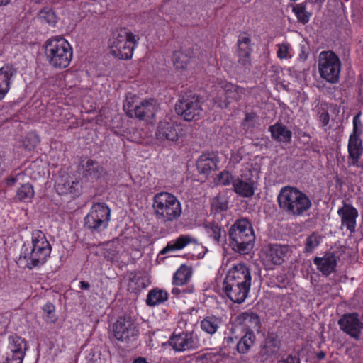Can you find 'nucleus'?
Listing matches in <instances>:
<instances>
[{"instance_id": "nucleus-1", "label": "nucleus", "mask_w": 363, "mask_h": 363, "mask_svg": "<svg viewBox=\"0 0 363 363\" xmlns=\"http://www.w3.org/2000/svg\"><path fill=\"white\" fill-rule=\"evenodd\" d=\"M52 247L45 233L35 230L31 233V244L23 245L17 263L29 269L43 265L50 255Z\"/></svg>"}, {"instance_id": "nucleus-2", "label": "nucleus", "mask_w": 363, "mask_h": 363, "mask_svg": "<svg viewBox=\"0 0 363 363\" xmlns=\"http://www.w3.org/2000/svg\"><path fill=\"white\" fill-rule=\"evenodd\" d=\"M230 246L235 252L248 254L254 247L255 236L250 221L246 218L237 220L228 231Z\"/></svg>"}, {"instance_id": "nucleus-3", "label": "nucleus", "mask_w": 363, "mask_h": 363, "mask_svg": "<svg viewBox=\"0 0 363 363\" xmlns=\"http://www.w3.org/2000/svg\"><path fill=\"white\" fill-rule=\"evenodd\" d=\"M277 200L280 208L294 216H302L312 206L311 201L304 193L291 186L283 187Z\"/></svg>"}, {"instance_id": "nucleus-4", "label": "nucleus", "mask_w": 363, "mask_h": 363, "mask_svg": "<svg viewBox=\"0 0 363 363\" xmlns=\"http://www.w3.org/2000/svg\"><path fill=\"white\" fill-rule=\"evenodd\" d=\"M154 214L162 223H172L179 218L182 207L177 198L168 192L156 194L152 199Z\"/></svg>"}, {"instance_id": "nucleus-5", "label": "nucleus", "mask_w": 363, "mask_h": 363, "mask_svg": "<svg viewBox=\"0 0 363 363\" xmlns=\"http://www.w3.org/2000/svg\"><path fill=\"white\" fill-rule=\"evenodd\" d=\"M45 55L52 67L64 69L67 67L72 61V48L63 38H51L45 43Z\"/></svg>"}, {"instance_id": "nucleus-6", "label": "nucleus", "mask_w": 363, "mask_h": 363, "mask_svg": "<svg viewBox=\"0 0 363 363\" xmlns=\"http://www.w3.org/2000/svg\"><path fill=\"white\" fill-rule=\"evenodd\" d=\"M136 95L128 93L123 102V110L130 118L140 120L149 121L153 118L157 111L158 104L153 99H145L138 101Z\"/></svg>"}, {"instance_id": "nucleus-7", "label": "nucleus", "mask_w": 363, "mask_h": 363, "mask_svg": "<svg viewBox=\"0 0 363 363\" xmlns=\"http://www.w3.org/2000/svg\"><path fill=\"white\" fill-rule=\"evenodd\" d=\"M139 37L126 28H121L113 33L110 40L111 53L121 60H129L132 57L133 50L138 45Z\"/></svg>"}, {"instance_id": "nucleus-8", "label": "nucleus", "mask_w": 363, "mask_h": 363, "mask_svg": "<svg viewBox=\"0 0 363 363\" xmlns=\"http://www.w3.org/2000/svg\"><path fill=\"white\" fill-rule=\"evenodd\" d=\"M318 68L322 79L330 84L339 82L342 68L340 57L333 51H322L318 58Z\"/></svg>"}, {"instance_id": "nucleus-9", "label": "nucleus", "mask_w": 363, "mask_h": 363, "mask_svg": "<svg viewBox=\"0 0 363 363\" xmlns=\"http://www.w3.org/2000/svg\"><path fill=\"white\" fill-rule=\"evenodd\" d=\"M289 246L281 244H269L264 246L260 252L261 262L267 269H274L281 265L291 255Z\"/></svg>"}, {"instance_id": "nucleus-10", "label": "nucleus", "mask_w": 363, "mask_h": 363, "mask_svg": "<svg viewBox=\"0 0 363 363\" xmlns=\"http://www.w3.org/2000/svg\"><path fill=\"white\" fill-rule=\"evenodd\" d=\"M111 210L105 203H96L92 205L89 213L84 218L85 226L94 232H101L108 226Z\"/></svg>"}, {"instance_id": "nucleus-11", "label": "nucleus", "mask_w": 363, "mask_h": 363, "mask_svg": "<svg viewBox=\"0 0 363 363\" xmlns=\"http://www.w3.org/2000/svg\"><path fill=\"white\" fill-rule=\"evenodd\" d=\"M175 111L186 121H196L203 113L199 99L196 96L182 97L175 104Z\"/></svg>"}, {"instance_id": "nucleus-12", "label": "nucleus", "mask_w": 363, "mask_h": 363, "mask_svg": "<svg viewBox=\"0 0 363 363\" xmlns=\"http://www.w3.org/2000/svg\"><path fill=\"white\" fill-rule=\"evenodd\" d=\"M114 337L122 342L135 341L139 335V328L135 321L128 316L120 317L113 325Z\"/></svg>"}, {"instance_id": "nucleus-13", "label": "nucleus", "mask_w": 363, "mask_h": 363, "mask_svg": "<svg viewBox=\"0 0 363 363\" xmlns=\"http://www.w3.org/2000/svg\"><path fill=\"white\" fill-rule=\"evenodd\" d=\"M169 345L178 352H184L198 349L200 341L194 332L174 331L168 340Z\"/></svg>"}, {"instance_id": "nucleus-14", "label": "nucleus", "mask_w": 363, "mask_h": 363, "mask_svg": "<svg viewBox=\"0 0 363 363\" xmlns=\"http://www.w3.org/2000/svg\"><path fill=\"white\" fill-rule=\"evenodd\" d=\"M340 328L352 338L356 340L360 339L363 330V322L360 320L357 313H351L343 315L338 320Z\"/></svg>"}, {"instance_id": "nucleus-15", "label": "nucleus", "mask_w": 363, "mask_h": 363, "mask_svg": "<svg viewBox=\"0 0 363 363\" xmlns=\"http://www.w3.org/2000/svg\"><path fill=\"white\" fill-rule=\"evenodd\" d=\"M181 125L172 122L163 121L159 123L155 135L157 140L176 141L182 135Z\"/></svg>"}, {"instance_id": "nucleus-16", "label": "nucleus", "mask_w": 363, "mask_h": 363, "mask_svg": "<svg viewBox=\"0 0 363 363\" xmlns=\"http://www.w3.org/2000/svg\"><path fill=\"white\" fill-rule=\"evenodd\" d=\"M250 287L224 279L223 291L226 296L236 303H243L247 297Z\"/></svg>"}, {"instance_id": "nucleus-17", "label": "nucleus", "mask_w": 363, "mask_h": 363, "mask_svg": "<svg viewBox=\"0 0 363 363\" xmlns=\"http://www.w3.org/2000/svg\"><path fill=\"white\" fill-rule=\"evenodd\" d=\"M337 215L341 219L340 229L346 228L350 234L356 230L358 211L351 204L343 203V206L338 209Z\"/></svg>"}, {"instance_id": "nucleus-18", "label": "nucleus", "mask_w": 363, "mask_h": 363, "mask_svg": "<svg viewBox=\"0 0 363 363\" xmlns=\"http://www.w3.org/2000/svg\"><path fill=\"white\" fill-rule=\"evenodd\" d=\"M225 280L234 281L240 285L251 286L252 276L250 269L245 264L238 263L228 270Z\"/></svg>"}, {"instance_id": "nucleus-19", "label": "nucleus", "mask_w": 363, "mask_h": 363, "mask_svg": "<svg viewBox=\"0 0 363 363\" xmlns=\"http://www.w3.org/2000/svg\"><path fill=\"white\" fill-rule=\"evenodd\" d=\"M173 63L177 69L185 70L192 73L194 68V59L192 57V52L189 50H177L173 55Z\"/></svg>"}, {"instance_id": "nucleus-20", "label": "nucleus", "mask_w": 363, "mask_h": 363, "mask_svg": "<svg viewBox=\"0 0 363 363\" xmlns=\"http://www.w3.org/2000/svg\"><path fill=\"white\" fill-rule=\"evenodd\" d=\"M337 257L333 252H327L323 257H315L313 263L323 275L328 276L335 272Z\"/></svg>"}, {"instance_id": "nucleus-21", "label": "nucleus", "mask_w": 363, "mask_h": 363, "mask_svg": "<svg viewBox=\"0 0 363 363\" xmlns=\"http://www.w3.org/2000/svg\"><path fill=\"white\" fill-rule=\"evenodd\" d=\"M250 44L251 39L248 35L243 34L239 36L237 42L238 62L244 67H247L250 65L252 51Z\"/></svg>"}, {"instance_id": "nucleus-22", "label": "nucleus", "mask_w": 363, "mask_h": 363, "mask_svg": "<svg viewBox=\"0 0 363 363\" xmlns=\"http://www.w3.org/2000/svg\"><path fill=\"white\" fill-rule=\"evenodd\" d=\"M17 70L12 65H6L0 68V100L9 92Z\"/></svg>"}, {"instance_id": "nucleus-23", "label": "nucleus", "mask_w": 363, "mask_h": 363, "mask_svg": "<svg viewBox=\"0 0 363 363\" xmlns=\"http://www.w3.org/2000/svg\"><path fill=\"white\" fill-rule=\"evenodd\" d=\"M347 150L349 158L352 160L350 165L358 167L359 160L363 154V145L360 135L355 134L350 135Z\"/></svg>"}, {"instance_id": "nucleus-24", "label": "nucleus", "mask_w": 363, "mask_h": 363, "mask_svg": "<svg viewBox=\"0 0 363 363\" xmlns=\"http://www.w3.org/2000/svg\"><path fill=\"white\" fill-rule=\"evenodd\" d=\"M56 190L60 194L79 193L80 184L78 181H74L70 177L62 176L57 181Z\"/></svg>"}, {"instance_id": "nucleus-25", "label": "nucleus", "mask_w": 363, "mask_h": 363, "mask_svg": "<svg viewBox=\"0 0 363 363\" xmlns=\"http://www.w3.org/2000/svg\"><path fill=\"white\" fill-rule=\"evenodd\" d=\"M82 174L87 178L97 179L104 173V169L96 162L91 159H84L81 162Z\"/></svg>"}, {"instance_id": "nucleus-26", "label": "nucleus", "mask_w": 363, "mask_h": 363, "mask_svg": "<svg viewBox=\"0 0 363 363\" xmlns=\"http://www.w3.org/2000/svg\"><path fill=\"white\" fill-rule=\"evenodd\" d=\"M196 242V239L192 235H181L177 239L169 242L161 252L164 254L169 251L182 250L189 244H194Z\"/></svg>"}, {"instance_id": "nucleus-27", "label": "nucleus", "mask_w": 363, "mask_h": 363, "mask_svg": "<svg viewBox=\"0 0 363 363\" xmlns=\"http://www.w3.org/2000/svg\"><path fill=\"white\" fill-rule=\"evenodd\" d=\"M234 191L243 197H250L255 193V183L251 179L237 178L232 181Z\"/></svg>"}, {"instance_id": "nucleus-28", "label": "nucleus", "mask_w": 363, "mask_h": 363, "mask_svg": "<svg viewBox=\"0 0 363 363\" xmlns=\"http://www.w3.org/2000/svg\"><path fill=\"white\" fill-rule=\"evenodd\" d=\"M269 131L271 133L272 138L277 141L287 143L291 140V131L281 123H276L269 126Z\"/></svg>"}, {"instance_id": "nucleus-29", "label": "nucleus", "mask_w": 363, "mask_h": 363, "mask_svg": "<svg viewBox=\"0 0 363 363\" xmlns=\"http://www.w3.org/2000/svg\"><path fill=\"white\" fill-rule=\"evenodd\" d=\"M223 87L227 94L229 104L233 101L241 100L247 93L245 88L228 82H223Z\"/></svg>"}, {"instance_id": "nucleus-30", "label": "nucleus", "mask_w": 363, "mask_h": 363, "mask_svg": "<svg viewBox=\"0 0 363 363\" xmlns=\"http://www.w3.org/2000/svg\"><path fill=\"white\" fill-rule=\"evenodd\" d=\"M27 350V342L23 338L18 335H11L9 337L6 352L25 357Z\"/></svg>"}, {"instance_id": "nucleus-31", "label": "nucleus", "mask_w": 363, "mask_h": 363, "mask_svg": "<svg viewBox=\"0 0 363 363\" xmlns=\"http://www.w3.org/2000/svg\"><path fill=\"white\" fill-rule=\"evenodd\" d=\"M205 228L208 236L216 244L223 245L226 242V233L221 225L215 223H208Z\"/></svg>"}, {"instance_id": "nucleus-32", "label": "nucleus", "mask_w": 363, "mask_h": 363, "mask_svg": "<svg viewBox=\"0 0 363 363\" xmlns=\"http://www.w3.org/2000/svg\"><path fill=\"white\" fill-rule=\"evenodd\" d=\"M223 323L222 318L214 315H208L201 321V328L205 333L215 334Z\"/></svg>"}, {"instance_id": "nucleus-33", "label": "nucleus", "mask_w": 363, "mask_h": 363, "mask_svg": "<svg viewBox=\"0 0 363 363\" xmlns=\"http://www.w3.org/2000/svg\"><path fill=\"white\" fill-rule=\"evenodd\" d=\"M239 321L247 328V331H259L260 320L259 316L252 312H244L239 315Z\"/></svg>"}, {"instance_id": "nucleus-34", "label": "nucleus", "mask_w": 363, "mask_h": 363, "mask_svg": "<svg viewBox=\"0 0 363 363\" xmlns=\"http://www.w3.org/2000/svg\"><path fill=\"white\" fill-rule=\"evenodd\" d=\"M280 348V340L278 336L274 333L269 334L266 337L262 349V352L268 356L276 354Z\"/></svg>"}, {"instance_id": "nucleus-35", "label": "nucleus", "mask_w": 363, "mask_h": 363, "mask_svg": "<svg viewBox=\"0 0 363 363\" xmlns=\"http://www.w3.org/2000/svg\"><path fill=\"white\" fill-rule=\"evenodd\" d=\"M168 293L162 289H152L149 291L147 298L146 303L150 306H155L161 304L168 299Z\"/></svg>"}, {"instance_id": "nucleus-36", "label": "nucleus", "mask_w": 363, "mask_h": 363, "mask_svg": "<svg viewBox=\"0 0 363 363\" xmlns=\"http://www.w3.org/2000/svg\"><path fill=\"white\" fill-rule=\"evenodd\" d=\"M191 269L186 264H182L173 276L172 284L177 286L185 284L191 277Z\"/></svg>"}, {"instance_id": "nucleus-37", "label": "nucleus", "mask_w": 363, "mask_h": 363, "mask_svg": "<svg viewBox=\"0 0 363 363\" xmlns=\"http://www.w3.org/2000/svg\"><path fill=\"white\" fill-rule=\"evenodd\" d=\"M255 341V335L253 331H246L245 334L237 343V350L239 353L245 354L249 351Z\"/></svg>"}, {"instance_id": "nucleus-38", "label": "nucleus", "mask_w": 363, "mask_h": 363, "mask_svg": "<svg viewBox=\"0 0 363 363\" xmlns=\"http://www.w3.org/2000/svg\"><path fill=\"white\" fill-rule=\"evenodd\" d=\"M35 192L32 185L28 183L24 184L17 189L15 199L21 202H30Z\"/></svg>"}, {"instance_id": "nucleus-39", "label": "nucleus", "mask_w": 363, "mask_h": 363, "mask_svg": "<svg viewBox=\"0 0 363 363\" xmlns=\"http://www.w3.org/2000/svg\"><path fill=\"white\" fill-rule=\"evenodd\" d=\"M196 167L199 172L201 174H208L216 167L214 160L208 155H202L199 157Z\"/></svg>"}, {"instance_id": "nucleus-40", "label": "nucleus", "mask_w": 363, "mask_h": 363, "mask_svg": "<svg viewBox=\"0 0 363 363\" xmlns=\"http://www.w3.org/2000/svg\"><path fill=\"white\" fill-rule=\"evenodd\" d=\"M292 11L294 13L298 23L306 24L310 21L311 13L306 9V4L300 3L293 6Z\"/></svg>"}, {"instance_id": "nucleus-41", "label": "nucleus", "mask_w": 363, "mask_h": 363, "mask_svg": "<svg viewBox=\"0 0 363 363\" xmlns=\"http://www.w3.org/2000/svg\"><path fill=\"white\" fill-rule=\"evenodd\" d=\"M38 17L42 21L52 26H55L57 21L55 12L49 7L42 9L38 13Z\"/></svg>"}, {"instance_id": "nucleus-42", "label": "nucleus", "mask_w": 363, "mask_h": 363, "mask_svg": "<svg viewBox=\"0 0 363 363\" xmlns=\"http://www.w3.org/2000/svg\"><path fill=\"white\" fill-rule=\"evenodd\" d=\"M214 104L219 108H227L229 106L227 94L223 87V82L219 84L217 90V94L213 98Z\"/></svg>"}, {"instance_id": "nucleus-43", "label": "nucleus", "mask_w": 363, "mask_h": 363, "mask_svg": "<svg viewBox=\"0 0 363 363\" xmlns=\"http://www.w3.org/2000/svg\"><path fill=\"white\" fill-rule=\"evenodd\" d=\"M277 56L280 60L291 59L293 57L292 48L288 42L277 45Z\"/></svg>"}, {"instance_id": "nucleus-44", "label": "nucleus", "mask_w": 363, "mask_h": 363, "mask_svg": "<svg viewBox=\"0 0 363 363\" xmlns=\"http://www.w3.org/2000/svg\"><path fill=\"white\" fill-rule=\"evenodd\" d=\"M43 318L48 323H55L57 320V316L55 313V307L50 303H46L43 307Z\"/></svg>"}, {"instance_id": "nucleus-45", "label": "nucleus", "mask_w": 363, "mask_h": 363, "mask_svg": "<svg viewBox=\"0 0 363 363\" xmlns=\"http://www.w3.org/2000/svg\"><path fill=\"white\" fill-rule=\"evenodd\" d=\"M321 237L317 233L310 235L306 241L305 250L306 252H312L320 243Z\"/></svg>"}, {"instance_id": "nucleus-46", "label": "nucleus", "mask_w": 363, "mask_h": 363, "mask_svg": "<svg viewBox=\"0 0 363 363\" xmlns=\"http://www.w3.org/2000/svg\"><path fill=\"white\" fill-rule=\"evenodd\" d=\"M38 137L34 133L28 134L23 140V145L25 149L31 150L39 143Z\"/></svg>"}, {"instance_id": "nucleus-47", "label": "nucleus", "mask_w": 363, "mask_h": 363, "mask_svg": "<svg viewBox=\"0 0 363 363\" xmlns=\"http://www.w3.org/2000/svg\"><path fill=\"white\" fill-rule=\"evenodd\" d=\"M140 282V277H139L136 273H130L128 283L129 288L133 290H138L143 286V283Z\"/></svg>"}, {"instance_id": "nucleus-48", "label": "nucleus", "mask_w": 363, "mask_h": 363, "mask_svg": "<svg viewBox=\"0 0 363 363\" xmlns=\"http://www.w3.org/2000/svg\"><path fill=\"white\" fill-rule=\"evenodd\" d=\"M23 358L21 354L6 352L4 363H22Z\"/></svg>"}, {"instance_id": "nucleus-49", "label": "nucleus", "mask_w": 363, "mask_h": 363, "mask_svg": "<svg viewBox=\"0 0 363 363\" xmlns=\"http://www.w3.org/2000/svg\"><path fill=\"white\" fill-rule=\"evenodd\" d=\"M232 175L228 172H222L218 178V183L220 185L226 186L230 184L232 181Z\"/></svg>"}, {"instance_id": "nucleus-50", "label": "nucleus", "mask_w": 363, "mask_h": 363, "mask_svg": "<svg viewBox=\"0 0 363 363\" xmlns=\"http://www.w3.org/2000/svg\"><path fill=\"white\" fill-rule=\"evenodd\" d=\"M24 175L22 173H18L16 175H11L6 179V184L8 186H13L20 180H23Z\"/></svg>"}, {"instance_id": "nucleus-51", "label": "nucleus", "mask_w": 363, "mask_h": 363, "mask_svg": "<svg viewBox=\"0 0 363 363\" xmlns=\"http://www.w3.org/2000/svg\"><path fill=\"white\" fill-rule=\"evenodd\" d=\"M360 116L361 112L358 113L354 118H353V130L352 134H355L357 135H361V131L359 130V127L362 126V122L360 120Z\"/></svg>"}, {"instance_id": "nucleus-52", "label": "nucleus", "mask_w": 363, "mask_h": 363, "mask_svg": "<svg viewBox=\"0 0 363 363\" xmlns=\"http://www.w3.org/2000/svg\"><path fill=\"white\" fill-rule=\"evenodd\" d=\"M257 118V116L254 112L247 113L245 117V121L249 123L250 126H254Z\"/></svg>"}, {"instance_id": "nucleus-53", "label": "nucleus", "mask_w": 363, "mask_h": 363, "mask_svg": "<svg viewBox=\"0 0 363 363\" xmlns=\"http://www.w3.org/2000/svg\"><path fill=\"white\" fill-rule=\"evenodd\" d=\"M319 121L321 122L323 126H325L329 123V114L327 111L322 110V112H318Z\"/></svg>"}, {"instance_id": "nucleus-54", "label": "nucleus", "mask_w": 363, "mask_h": 363, "mask_svg": "<svg viewBox=\"0 0 363 363\" xmlns=\"http://www.w3.org/2000/svg\"><path fill=\"white\" fill-rule=\"evenodd\" d=\"M278 363H299V359L295 357L289 355L286 359L279 361Z\"/></svg>"}, {"instance_id": "nucleus-55", "label": "nucleus", "mask_w": 363, "mask_h": 363, "mask_svg": "<svg viewBox=\"0 0 363 363\" xmlns=\"http://www.w3.org/2000/svg\"><path fill=\"white\" fill-rule=\"evenodd\" d=\"M90 287V285L88 282L84 281H82L79 282V288L84 290H88Z\"/></svg>"}, {"instance_id": "nucleus-56", "label": "nucleus", "mask_w": 363, "mask_h": 363, "mask_svg": "<svg viewBox=\"0 0 363 363\" xmlns=\"http://www.w3.org/2000/svg\"><path fill=\"white\" fill-rule=\"evenodd\" d=\"M316 357L320 360L323 359L325 357V353L323 351H320L317 353Z\"/></svg>"}, {"instance_id": "nucleus-57", "label": "nucleus", "mask_w": 363, "mask_h": 363, "mask_svg": "<svg viewBox=\"0 0 363 363\" xmlns=\"http://www.w3.org/2000/svg\"><path fill=\"white\" fill-rule=\"evenodd\" d=\"M307 57L308 56L304 51H302L301 53L299 55V58L302 60H306L307 59Z\"/></svg>"}, {"instance_id": "nucleus-58", "label": "nucleus", "mask_w": 363, "mask_h": 363, "mask_svg": "<svg viewBox=\"0 0 363 363\" xmlns=\"http://www.w3.org/2000/svg\"><path fill=\"white\" fill-rule=\"evenodd\" d=\"M133 363H148L144 358H138Z\"/></svg>"}, {"instance_id": "nucleus-59", "label": "nucleus", "mask_w": 363, "mask_h": 363, "mask_svg": "<svg viewBox=\"0 0 363 363\" xmlns=\"http://www.w3.org/2000/svg\"><path fill=\"white\" fill-rule=\"evenodd\" d=\"M10 0H0V6H5L9 3Z\"/></svg>"}, {"instance_id": "nucleus-60", "label": "nucleus", "mask_w": 363, "mask_h": 363, "mask_svg": "<svg viewBox=\"0 0 363 363\" xmlns=\"http://www.w3.org/2000/svg\"><path fill=\"white\" fill-rule=\"evenodd\" d=\"M225 342L229 344L233 342V339L231 337H227L225 338Z\"/></svg>"}, {"instance_id": "nucleus-61", "label": "nucleus", "mask_w": 363, "mask_h": 363, "mask_svg": "<svg viewBox=\"0 0 363 363\" xmlns=\"http://www.w3.org/2000/svg\"><path fill=\"white\" fill-rule=\"evenodd\" d=\"M172 294L177 295L180 293V290L177 288H174L172 289Z\"/></svg>"}]
</instances>
